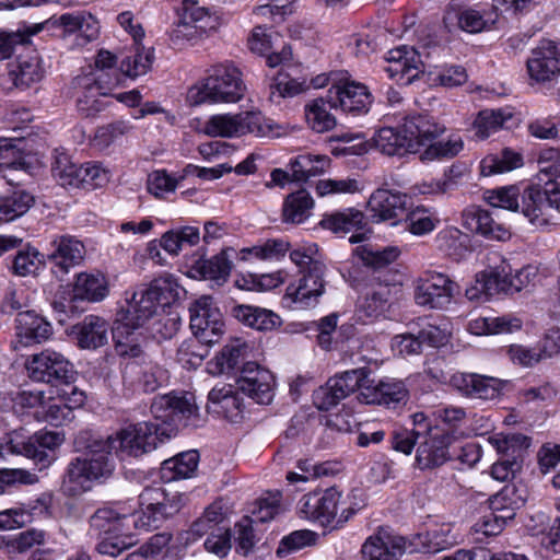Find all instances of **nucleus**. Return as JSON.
<instances>
[{
    "instance_id": "nucleus-1",
    "label": "nucleus",
    "mask_w": 560,
    "mask_h": 560,
    "mask_svg": "<svg viewBox=\"0 0 560 560\" xmlns=\"http://www.w3.org/2000/svg\"><path fill=\"white\" fill-rule=\"evenodd\" d=\"M140 513L121 514L104 506L89 518L88 535L95 539V550L102 556L117 557L129 549L133 529H155L175 516L185 505V495L160 483L145 487L139 495Z\"/></svg>"
},
{
    "instance_id": "nucleus-2",
    "label": "nucleus",
    "mask_w": 560,
    "mask_h": 560,
    "mask_svg": "<svg viewBox=\"0 0 560 560\" xmlns=\"http://www.w3.org/2000/svg\"><path fill=\"white\" fill-rule=\"evenodd\" d=\"M151 412L155 421H143L120 430L115 436H107L115 453L128 456H141L154 450L158 443L175 433L173 424L199 427L201 419L190 393L182 395L166 394L158 396L151 404Z\"/></svg>"
},
{
    "instance_id": "nucleus-3",
    "label": "nucleus",
    "mask_w": 560,
    "mask_h": 560,
    "mask_svg": "<svg viewBox=\"0 0 560 560\" xmlns=\"http://www.w3.org/2000/svg\"><path fill=\"white\" fill-rule=\"evenodd\" d=\"M183 289L173 277H160L125 292V305L117 312L113 339L120 357L137 358L142 349L138 330L153 318L161 306L179 299Z\"/></svg>"
},
{
    "instance_id": "nucleus-4",
    "label": "nucleus",
    "mask_w": 560,
    "mask_h": 560,
    "mask_svg": "<svg viewBox=\"0 0 560 560\" xmlns=\"http://www.w3.org/2000/svg\"><path fill=\"white\" fill-rule=\"evenodd\" d=\"M368 368L345 371L330 377L325 386L314 393V402L319 410H329L359 389L358 399L368 405H384L396 408L406 404L408 390L401 381L370 377Z\"/></svg>"
},
{
    "instance_id": "nucleus-5",
    "label": "nucleus",
    "mask_w": 560,
    "mask_h": 560,
    "mask_svg": "<svg viewBox=\"0 0 560 560\" xmlns=\"http://www.w3.org/2000/svg\"><path fill=\"white\" fill-rule=\"evenodd\" d=\"M537 183L523 190V214L536 226H546L560 214V149L541 151Z\"/></svg>"
},
{
    "instance_id": "nucleus-6",
    "label": "nucleus",
    "mask_w": 560,
    "mask_h": 560,
    "mask_svg": "<svg viewBox=\"0 0 560 560\" xmlns=\"http://www.w3.org/2000/svg\"><path fill=\"white\" fill-rule=\"evenodd\" d=\"M290 259L300 268V277L285 290L284 300L296 308L315 306L325 293L327 267L317 244H306L291 250Z\"/></svg>"
},
{
    "instance_id": "nucleus-7",
    "label": "nucleus",
    "mask_w": 560,
    "mask_h": 560,
    "mask_svg": "<svg viewBox=\"0 0 560 560\" xmlns=\"http://www.w3.org/2000/svg\"><path fill=\"white\" fill-rule=\"evenodd\" d=\"M108 438L95 440L89 445L85 457L72 459L62 480V490L69 497H78L90 491L95 482L108 479L116 467L115 447H112Z\"/></svg>"
},
{
    "instance_id": "nucleus-8",
    "label": "nucleus",
    "mask_w": 560,
    "mask_h": 560,
    "mask_svg": "<svg viewBox=\"0 0 560 560\" xmlns=\"http://www.w3.org/2000/svg\"><path fill=\"white\" fill-rule=\"evenodd\" d=\"M365 505L360 490H352L346 499L336 487L304 494L299 501V514L324 526L341 527Z\"/></svg>"
},
{
    "instance_id": "nucleus-9",
    "label": "nucleus",
    "mask_w": 560,
    "mask_h": 560,
    "mask_svg": "<svg viewBox=\"0 0 560 560\" xmlns=\"http://www.w3.org/2000/svg\"><path fill=\"white\" fill-rule=\"evenodd\" d=\"M245 86L237 68L220 63L208 70L207 77L187 92L191 106L202 103H235L244 96Z\"/></svg>"
},
{
    "instance_id": "nucleus-10",
    "label": "nucleus",
    "mask_w": 560,
    "mask_h": 560,
    "mask_svg": "<svg viewBox=\"0 0 560 560\" xmlns=\"http://www.w3.org/2000/svg\"><path fill=\"white\" fill-rule=\"evenodd\" d=\"M537 276L536 268L526 266L512 275V267L504 260L488 271L477 276L476 287L466 291L468 299H477L478 293L492 296L498 293L513 294L526 288Z\"/></svg>"
},
{
    "instance_id": "nucleus-11",
    "label": "nucleus",
    "mask_w": 560,
    "mask_h": 560,
    "mask_svg": "<svg viewBox=\"0 0 560 560\" xmlns=\"http://www.w3.org/2000/svg\"><path fill=\"white\" fill-rule=\"evenodd\" d=\"M26 368L32 380L48 384H67L73 373L69 360L63 354L49 349L32 355Z\"/></svg>"
},
{
    "instance_id": "nucleus-12",
    "label": "nucleus",
    "mask_w": 560,
    "mask_h": 560,
    "mask_svg": "<svg viewBox=\"0 0 560 560\" xmlns=\"http://www.w3.org/2000/svg\"><path fill=\"white\" fill-rule=\"evenodd\" d=\"M85 254L84 244L77 237L69 234L55 235L49 244L47 260L56 277L62 279L72 268L83 262Z\"/></svg>"
},
{
    "instance_id": "nucleus-13",
    "label": "nucleus",
    "mask_w": 560,
    "mask_h": 560,
    "mask_svg": "<svg viewBox=\"0 0 560 560\" xmlns=\"http://www.w3.org/2000/svg\"><path fill=\"white\" fill-rule=\"evenodd\" d=\"M455 288L456 284L447 276L428 271L416 280V303L430 308H443L451 303Z\"/></svg>"
},
{
    "instance_id": "nucleus-14",
    "label": "nucleus",
    "mask_w": 560,
    "mask_h": 560,
    "mask_svg": "<svg viewBox=\"0 0 560 560\" xmlns=\"http://www.w3.org/2000/svg\"><path fill=\"white\" fill-rule=\"evenodd\" d=\"M236 382L238 388L257 404L268 405L272 401L275 377L256 362L243 364Z\"/></svg>"
},
{
    "instance_id": "nucleus-15",
    "label": "nucleus",
    "mask_w": 560,
    "mask_h": 560,
    "mask_svg": "<svg viewBox=\"0 0 560 560\" xmlns=\"http://www.w3.org/2000/svg\"><path fill=\"white\" fill-rule=\"evenodd\" d=\"M328 102L349 114H365L372 104V95L362 83L345 80L328 90Z\"/></svg>"
},
{
    "instance_id": "nucleus-16",
    "label": "nucleus",
    "mask_w": 560,
    "mask_h": 560,
    "mask_svg": "<svg viewBox=\"0 0 560 560\" xmlns=\"http://www.w3.org/2000/svg\"><path fill=\"white\" fill-rule=\"evenodd\" d=\"M529 77L537 82L552 80L560 73V43L540 40L527 60Z\"/></svg>"
},
{
    "instance_id": "nucleus-17",
    "label": "nucleus",
    "mask_w": 560,
    "mask_h": 560,
    "mask_svg": "<svg viewBox=\"0 0 560 560\" xmlns=\"http://www.w3.org/2000/svg\"><path fill=\"white\" fill-rule=\"evenodd\" d=\"M451 384L467 397L492 400L501 395L504 382L476 373H456L452 376Z\"/></svg>"
},
{
    "instance_id": "nucleus-18",
    "label": "nucleus",
    "mask_w": 560,
    "mask_h": 560,
    "mask_svg": "<svg viewBox=\"0 0 560 560\" xmlns=\"http://www.w3.org/2000/svg\"><path fill=\"white\" fill-rule=\"evenodd\" d=\"M110 330L104 317L91 314L72 326L71 335L80 349L96 350L107 345Z\"/></svg>"
},
{
    "instance_id": "nucleus-19",
    "label": "nucleus",
    "mask_w": 560,
    "mask_h": 560,
    "mask_svg": "<svg viewBox=\"0 0 560 560\" xmlns=\"http://www.w3.org/2000/svg\"><path fill=\"white\" fill-rule=\"evenodd\" d=\"M453 439L454 436L450 432L430 431L429 438L417 450L416 462L418 467L420 469H432L451 459L450 447Z\"/></svg>"
},
{
    "instance_id": "nucleus-20",
    "label": "nucleus",
    "mask_w": 560,
    "mask_h": 560,
    "mask_svg": "<svg viewBox=\"0 0 560 560\" xmlns=\"http://www.w3.org/2000/svg\"><path fill=\"white\" fill-rule=\"evenodd\" d=\"M405 539L381 527L362 546V555L369 560H397L405 552Z\"/></svg>"
},
{
    "instance_id": "nucleus-21",
    "label": "nucleus",
    "mask_w": 560,
    "mask_h": 560,
    "mask_svg": "<svg viewBox=\"0 0 560 560\" xmlns=\"http://www.w3.org/2000/svg\"><path fill=\"white\" fill-rule=\"evenodd\" d=\"M387 61L385 71L388 77L402 84H410L423 71L417 51L406 46L388 51Z\"/></svg>"
},
{
    "instance_id": "nucleus-22",
    "label": "nucleus",
    "mask_w": 560,
    "mask_h": 560,
    "mask_svg": "<svg viewBox=\"0 0 560 560\" xmlns=\"http://www.w3.org/2000/svg\"><path fill=\"white\" fill-rule=\"evenodd\" d=\"M400 129L407 133L411 144H415V153L419 151L420 147L432 142L445 131L443 125H440L429 114L423 113L405 116Z\"/></svg>"
},
{
    "instance_id": "nucleus-23",
    "label": "nucleus",
    "mask_w": 560,
    "mask_h": 560,
    "mask_svg": "<svg viewBox=\"0 0 560 560\" xmlns=\"http://www.w3.org/2000/svg\"><path fill=\"white\" fill-rule=\"evenodd\" d=\"M421 328L395 337L396 348L400 354H419L424 343L431 347H439L444 343L446 335L440 327L421 319Z\"/></svg>"
},
{
    "instance_id": "nucleus-24",
    "label": "nucleus",
    "mask_w": 560,
    "mask_h": 560,
    "mask_svg": "<svg viewBox=\"0 0 560 560\" xmlns=\"http://www.w3.org/2000/svg\"><path fill=\"white\" fill-rule=\"evenodd\" d=\"M45 73L43 59L36 50L19 55L16 61L11 63L9 69V75L13 84L21 90L39 83L44 79Z\"/></svg>"
},
{
    "instance_id": "nucleus-25",
    "label": "nucleus",
    "mask_w": 560,
    "mask_h": 560,
    "mask_svg": "<svg viewBox=\"0 0 560 560\" xmlns=\"http://www.w3.org/2000/svg\"><path fill=\"white\" fill-rule=\"evenodd\" d=\"M243 408V399L233 390L231 385L213 387L208 395V411L222 416L232 422H238L242 419Z\"/></svg>"
},
{
    "instance_id": "nucleus-26",
    "label": "nucleus",
    "mask_w": 560,
    "mask_h": 560,
    "mask_svg": "<svg viewBox=\"0 0 560 560\" xmlns=\"http://www.w3.org/2000/svg\"><path fill=\"white\" fill-rule=\"evenodd\" d=\"M407 199V196L399 191L377 189L371 195L368 209L373 219L386 221L399 217L405 211Z\"/></svg>"
},
{
    "instance_id": "nucleus-27",
    "label": "nucleus",
    "mask_w": 560,
    "mask_h": 560,
    "mask_svg": "<svg viewBox=\"0 0 560 560\" xmlns=\"http://www.w3.org/2000/svg\"><path fill=\"white\" fill-rule=\"evenodd\" d=\"M207 19H210V16L206 8L200 7L196 1L185 0L179 23L172 31V39L175 42L183 38H192L199 30L203 31L206 28L203 22Z\"/></svg>"
},
{
    "instance_id": "nucleus-28",
    "label": "nucleus",
    "mask_w": 560,
    "mask_h": 560,
    "mask_svg": "<svg viewBox=\"0 0 560 560\" xmlns=\"http://www.w3.org/2000/svg\"><path fill=\"white\" fill-rule=\"evenodd\" d=\"M16 335L25 346L45 341L51 335V326L32 311L19 312L16 316Z\"/></svg>"
},
{
    "instance_id": "nucleus-29",
    "label": "nucleus",
    "mask_w": 560,
    "mask_h": 560,
    "mask_svg": "<svg viewBox=\"0 0 560 560\" xmlns=\"http://www.w3.org/2000/svg\"><path fill=\"white\" fill-rule=\"evenodd\" d=\"M464 225L471 232L490 240L504 241L510 237V231L492 218V213L482 209H472L464 214Z\"/></svg>"
},
{
    "instance_id": "nucleus-30",
    "label": "nucleus",
    "mask_w": 560,
    "mask_h": 560,
    "mask_svg": "<svg viewBox=\"0 0 560 560\" xmlns=\"http://www.w3.org/2000/svg\"><path fill=\"white\" fill-rule=\"evenodd\" d=\"M230 313L240 323L260 331L272 330L281 324L276 313L257 306L236 304Z\"/></svg>"
},
{
    "instance_id": "nucleus-31",
    "label": "nucleus",
    "mask_w": 560,
    "mask_h": 560,
    "mask_svg": "<svg viewBox=\"0 0 560 560\" xmlns=\"http://www.w3.org/2000/svg\"><path fill=\"white\" fill-rule=\"evenodd\" d=\"M74 398H70L69 402L63 400H55L49 397L43 410H37L35 416L43 419L54 427H59L71 422L74 419V408L80 407L84 402L83 393H72Z\"/></svg>"
},
{
    "instance_id": "nucleus-32",
    "label": "nucleus",
    "mask_w": 560,
    "mask_h": 560,
    "mask_svg": "<svg viewBox=\"0 0 560 560\" xmlns=\"http://www.w3.org/2000/svg\"><path fill=\"white\" fill-rule=\"evenodd\" d=\"M389 290L386 287L368 290L357 302L355 316L362 324H368L382 316L388 305Z\"/></svg>"
},
{
    "instance_id": "nucleus-33",
    "label": "nucleus",
    "mask_w": 560,
    "mask_h": 560,
    "mask_svg": "<svg viewBox=\"0 0 560 560\" xmlns=\"http://www.w3.org/2000/svg\"><path fill=\"white\" fill-rule=\"evenodd\" d=\"M124 77L126 75L121 71V67L119 69L93 71L89 74L77 77L74 85L90 92L98 91V94L107 96L110 91L120 85Z\"/></svg>"
},
{
    "instance_id": "nucleus-34",
    "label": "nucleus",
    "mask_w": 560,
    "mask_h": 560,
    "mask_svg": "<svg viewBox=\"0 0 560 560\" xmlns=\"http://www.w3.org/2000/svg\"><path fill=\"white\" fill-rule=\"evenodd\" d=\"M374 143L377 150L389 156L415 153V144H411L407 133L392 127L380 129L374 136Z\"/></svg>"
},
{
    "instance_id": "nucleus-35",
    "label": "nucleus",
    "mask_w": 560,
    "mask_h": 560,
    "mask_svg": "<svg viewBox=\"0 0 560 560\" xmlns=\"http://www.w3.org/2000/svg\"><path fill=\"white\" fill-rule=\"evenodd\" d=\"M108 294V284L102 273L81 272L73 284V299L100 302Z\"/></svg>"
},
{
    "instance_id": "nucleus-36",
    "label": "nucleus",
    "mask_w": 560,
    "mask_h": 560,
    "mask_svg": "<svg viewBox=\"0 0 560 560\" xmlns=\"http://www.w3.org/2000/svg\"><path fill=\"white\" fill-rule=\"evenodd\" d=\"M331 109L337 110L338 107L328 102V94L326 97H318L306 104L305 118L310 128L316 132H326L334 129L337 119L330 112Z\"/></svg>"
},
{
    "instance_id": "nucleus-37",
    "label": "nucleus",
    "mask_w": 560,
    "mask_h": 560,
    "mask_svg": "<svg viewBox=\"0 0 560 560\" xmlns=\"http://www.w3.org/2000/svg\"><path fill=\"white\" fill-rule=\"evenodd\" d=\"M314 200L306 189H300L287 196L282 206V220L284 223L300 224L307 220L312 213Z\"/></svg>"
},
{
    "instance_id": "nucleus-38",
    "label": "nucleus",
    "mask_w": 560,
    "mask_h": 560,
    "mask_svg": "<svg viewBox=\"0 0 560 560\" xmlns=\"http://www.w3.org/2000/svg\"><path fill=\"white\" fill-rule=\"evenodd\" d=\"M232 254H236V252L231 247L222 249L219 254L209 259L197 260L195 269L203 278L215 281H226L232 270Z\"/></svg>"
},
{
    "instance_id": "nucleus-39",
    "label": "nucleus",
    "mask_w": 560,
    "mask_h": 560,
    "mask_svg": "<svg viewBox=\"0 0 560 560\" xmlns=\"http://www.w3.org/2000/svg\"><path fill=\"white\" fill-rule=\"evenodd\" d=\"M526 501V491L515 483L505 485L490 499V508L493 512H502L503 517L513 518L515 510L522 508Z\"/></svg>"
},
{
    "instance_id": "nucleus-40",
    "label": "nucleus",
    "mask_w": 560,
    "mask_h": 560,
    "mask_svg": "<svg viewBox=\"0 0 560 560\" xmlns=\"http://www.w3.org/2000/svg\"><path fill=\"white\" fill-rule=\"evenodd\" d=\"M199 454L197 451H188L166 459L161 466L162 479L172 481L190 477L197 468Z\"/></svg>"
},
{
    "instance_id": "nucleus-41",
    "label": "nucleus",
    "mask_w": 560,
    "mask_h": 560,
    "mask_svg": "<svg viewBox=\"0 0 560 560\" xmlns=\"http://www.w3.org/2000/svg\"><path fill=\"white\" fill-rule=\"evenodd\" d=\"M364 214L360 210L349 208L325 214L320 220V226L334 233H348L360 230L363 226Z\"/></svg>"
},
{
    "instance_id": "nucleus-42",
    "label": "nucleus",
    "mask_w": 560,
    "mask_h": 560,
    "mask_svg": "<svg viewBox=\"0 0 560 560\" xmlns=\"http://www.w3.org/2000/svg\"><path fill=\"white\" fill-rule=\"evenodd\" d=\"M329 165L326 155L301 154L290 162L292 180L306 182L310 177L322 174Z\"/></svg>"
},
{
    "instance_id": "nucleus-43",
    "label": "nucleus",
    "mask_w": 560,
    "mask_h": 560,
    "mask_svg": "<svg viewBox=\"0 0 560 560\" xmlns=\"http://www.w3.org/2000/svg\"><path fill=\"white\" fill-rule=\"evenodd\" d=\"M523 163L522 155L511 149H503L500 154L486 156L480 164V173L483 176L502 174L520 167Z\"/></svg>"
},
{
    "instance_id": "nucleus-44",
    "label": "nucleus",
    "mask_w": 560,
    "mask_h": 560,
    "mask_svg": "<svg viewBox=\"0 0 560 560\" xmlns=\"http://www.w3.org/2000/svg\"><path fill=\"white\" fill-rule=\"evenodd\" d=\"M464 150V141L458 135H451L447 140L430 142L420 153L422 162L453 159Z\"/></svg>"
},
{
    "instance_id": "nucleus-45",
    "label": "nucleus",
    "mask_w": 560,
    "mask_h": 560,
    "mask_svg": "<svg viewBox=\"0 0 560 560\" xmlns=\"http://www.w3.org/2000/svg\"><path fill=\"white\" fill-rule=\"evenodd\" d=\"M34 203V197L25 190H15L0 198V221L9 222L25 214Z\"/></svg>"
},
{
    "instance_id": "nucleus-46",
    "label": "nucleus",
    "mask_w": 560,
    "mask_h": 560,
    "mask_svg": "<svg viewBox=\"0 0 560 560\" xmlns=\"http://www.w3.org/2000/svg\"><path fill=\"white\" fill-rule=\"evenodd\" d=\"M290 244L281 238L267 240L260 245L243 248L238 255L242 260H279L289 250Z\"/></svg>"
},
{
    "instance_id": "nucleus-47",
    "label": "nucleus",
    "mask_w": 560,
    "mask_h": 560,
    "mask_svg": "<svg viewBox=\"0 0 560 560\" xmlns=\"http://www.w3.org/2000/svg\"><path fill=\"white\" fill-rule=\"evenodd\" d=\"M247 346L245 342L236 340L226 345L214 358L215 373H232L242 369L245 359Z\"/></svg>"
},
{
    "instance_id": "nucleus-48",
    "label": "nucleus",
    "mask_w": 560,
    "mask_h": 560,
    "mask_svg": "<svg viewBox=\"0 0 560 560\" xmlns=\"http://www.w3.org/2000/svg\"><path fill=\"white\" fill-rule=\"evenodd\" d=\"M154 61V49H145L140 42L135 43V52L121 60V71L126 77L137 78L145 74Z\"/></svg>"
},
{
    "instance_id": "nucleus-49",
    "label": "nucleus",
    "mask_w": 560,
    "mask_h": 560,
    "mask_svg": "<svg viewBox=\"0 0 560 560\" xmlns=\"http://www.w3.org/2000/svg\"><path fill=\"white\" fill-rule=\"evenodd\" d=\"M81 165L72 162L66 153H56L51 164L52 176L63 186L79 187Z\"/></svg>"
},
{
    "instance_id": "nucleus-50",
    "label": "nucleus",
    "mask_w": 560,
    "mask_h": 560,
    "mask_svg": "<svg viewBox=\"0 0 560 560\" xmlns=\"http://www.w3.org/2000/svg\"><path fill=\"white\" fill-rule=\"evenodd\" d=\"M307 89L305 81H298L282 70L272 79L269 85V100L279 103L281 98L293 97Z\"/></svg>"
},
{
    "instance_id": "nucleus-51",
    "label": "nucleus",
    "mask_w": 560,
    "mask_h": 560,
    "mask_svg": "<svg viewBox=\"0 0 560 560\" xmlns=\"http://www.w3.org/2000/svg\"><path fill=\"white\" fill-rule=\"evenodd\" d=\"M62 442L63 435L58 432H37L26 440V443L33 444L36 450V456H28V458L46 466L50 462L49 452L61 445Z\"/></svg>"
},
{
    "instance_id": "nucleus-52",
    "label": "nucleus",
    "mask_w": 560,
    "mask_h": 560,
    "mask_svg": "<svg viewBox=\"0 0 560 560\" xmlns=\"http://www.w3.org/2000/svg\"><path fill=\"white\" fill-rule=\"evenodd\" d=\"M191 329L202 342L215 343L224 332V322L221 312H214L211 318L202 319L196 316L191 320Z\"/></svg>"
},
{
    "instance_id": "nucleus-53",
    "label": "nucleus",
    "mask_w": 560,
    "mask_h": 560,
    "mask_svg": "<svg viewBox=\"0 0 560 560\" xmlns=\"http://www.w3.org/2000/svg\"><path fill=\"white\" fill-rule=\"evenodd\" d=\"M520 189L516 186L501 187L485 192V199L493 208H502L511 211L523 212V194L518 201Z\"/></svg>"
},
{
    "instance_id": "nucleus-54",
    "label": "nucleus",
    "mask_w": 560,
    "mask_h": 560,
    "mask_svg": "<svg viewBox=\"0 0 560 560\" xmlns=\"http://www.w3.org/2000/svg\"><path fill=\"white\" fill-rule=\"evenodd\" d=\"M475 324L476 328L479 329L477 334H511L522 328L523 320L514 315H502L486 317L476 320Z\"/></svg>"
},
{
    "instance_id": "nucleus-55",
    "label": "nucleus",
    "mask_w": 560,
    "mask_h": 560,
    "mask_svg": "<svg viewBox=\"0 0 560 560\" xmlns=\"http://www.w3.org/2000/svg\"><path fill=\"white\" fill-rule=\"evenodd\" d=\"M45 532L36 528L26 529L16 535L3 539V545L9 553H24L45 542Z\"/></svg>"
},
{
    "instance_id": "nucleus-56",
    "label": "nucleus",
    "mask_w": 560,
    "mask_h": 560,
    "mask_svg": "<svg viewBox=\"0 0 560 560\" xmlns=\"http://www.w3.org/2000/svg\"><path fill=\"white\" fill-rule=\"evenodd\" d=\"M235 550L237 553L248 556L254 551L260 537L254 528V521L249 516L243 517L235 525Z\"/></svg>"
},
{
    "instance_id": "nucleus-57",
    "label": "nucleus",
    "mask_w": 560,
    "mask_h": 560,
    "mask_svg": "<svg viewBox=\"0 0 560 560\" xmlns=\"http://www.w3.org/2000/svg\"><path fill=\"white\" fill-rule=\"evenodd\" d=\"M439 220L425 208L417 207L405 218V229L413 235H424L435 229Z\"/></svg>"
},
{
    "instance_id": "nucleus-58",
    "label": "nucleus",
    "mask_w": 560,
    "mask_h": 560,
    "mask_svg": "<svg viewBox=\"0 0 560 560\" xmlns=\"http://www.w3.org/2000/svg\"><path fill=\"white\" fill-rule=\"evenodd\" d=\"M237 114L213 115L205 125V133L210 137H238Z\"/></svg>"
},
{
    "instance_id": "nucleus-59",
    "label": "nucleus",
    "mask_w": 560,
    "mask_h": 560,
    "mask_svg": "<svg viewBox=\"0 0 560 560\" xmlns=\"http://www.w3.org/2000/svg\"><path fill=\"white\" fill-rule=\"evenodd\" d=\"M132 128L133 127L130 122L126 120H117L112 124L101 126L95 131L93 138L94 145L100 149H106L119 138L129 133Z\"/></svg>"
},
{
    "instance_id": "nucleus-60",
    "label": "nucleus",
    "mask_w": 560,
    "mask_h": 560,
    "mask_svg": "<svg viewBox=\"0 0 560 560\" xmlns=\"http://www.w3.org/2000/svg\"><path fill=\"white\" fill-rule=\"evenodd\" d=\"M44 256L35 248L27 247L19 250L12 261V272L20 277L35 273L43 264Z\"/></svg>"
},
{
    "instance_id": "nucleus-61",
    "label": "nucleus",
    "mask_w": 560,
    "mask_h": 560,
    "mask_svg": "<svg viewBox=\"0 0 560 560\" xmlns=\"http://www.w3.org/2000/svg\"><path fill=\"white\" fill-rule=\"evenodd\" d=\"M510 118L501 109L481 110L474 121L476 135L482 139L488 138L492 132L501 128L504 121Z\"/></svg>"
},
{
    "instance_id": "nucleus-62",
    "label": "nucleus",
    "mask_w": 560,
    "mask_h": 560,
    "mask_svg": "<svg viewBox=\"0 0 560 560\" xmlns=\"http://www.w3.org/2000/svg\"><path fill=\"white\" fill-rule=\"evenodd\" d=\"M458 27L467 33L476 34L491 28L494 20L474 9H465L457 14Z\"/></svg>"
},
{
    "instance_id": "nucleus-63",
    "label": "nucleus",
    "mask_w": 560,
    "mask_h": 560,
    "mask_svg": "<svg viewBox=\"0 0 560 560\" xmlns=\"http://www.w3.org/2000/svg\"><path fill=\"white\" fill-rule=\"evenodd\" d=\"M358 252L368 266L375 269L384 268L394 262L399 256V249L394 246H388L383 249H372L369 247H359Z\"/></svg>"
},
{
    "instance_id": "nucleus-64",
    "label": "nucleus",
    "mask_w": 560,
    "mask_h": 560,
    "mask_svg": "<svg viewBox=\"0 0 560 560\" xmlns=\"http://www.w3.org/2000/svg\"><path fill=\"white\" fill-rule=\"evenodd\" d=\"M168 372L153 363L145 364L139 375V385L145 393H153L168 382Z\"/></svg>"
}]
</instances>
